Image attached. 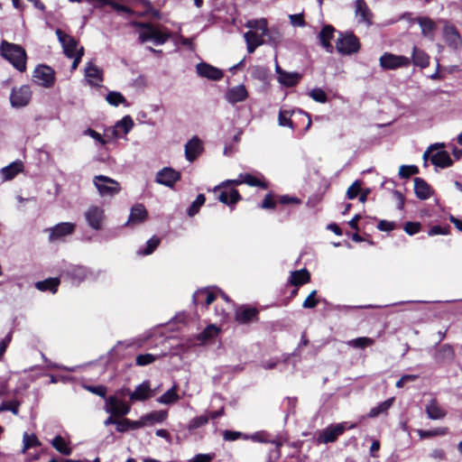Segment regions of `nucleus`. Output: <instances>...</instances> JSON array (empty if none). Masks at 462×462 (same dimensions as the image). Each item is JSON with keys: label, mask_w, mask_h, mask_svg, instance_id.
<instances>
[{"label": "nucleus", "mask_w": 462, "mask_h": 462, "mask_svg": "<svg viewBox=\"0 0 462 462\" xmlns=\"http://www.w3.org/2000/svg\"><path fill=\"white\" fill-rule=\"evenodd\" d=\"M0 54L17 70L25 71L27 56L25 50L21 45L3 40L0 44Z\"/></svg>", "instance_id": "1"}, {"label": "nucleus", "mask_w": 462, "mask_h": 462, "mask_svg": "<svg viewBox=\"0 0 462 462\" xmlns=\"http://www.w3.org/2000/svg\"><path fill=\"white\" fill-rule=\"evenodd\" d=\"M134 26L139 29V41L143 43L152 42L156 45L165 43L171 34L148 23H135Z\"/></svg>", "instance_id": "2"}, {"label": "nucleus", "mask_w": 462, "mask_h": 462, "mask_svg": "<svg viewBox=\"0 0 462 462\" xmlns=\"http://www.w3.org/2000/svg\"><path fill=\"white\" fill-rule=\"evenodd\" d=\"M93 184L101 197H113L121 190L118 181L105 175H97L93 178Z\"/></svg>", "instance_id": "3"}, {"label": "nucleus", "mask_w": 462, "mask_h": 462, "mask_svg": "<svg viewBox=\"0 0 462 462\" xmlns=\"http://www.w3.org/2000/svg\"><path fill=\"white\" fill-rule=\"evenodd\" d=\"M337 50L343 55H349L357 52L360 44L358 39L352 33H341L340 37L337 40Z\"/></svg>", "instance_id": "4"}, {"label": "nucleus", "mask_w": 462, "mask_h": 462, "mask_svg": "<svg viewBox=\"0 0 462 462\" xmlns=\"http://www.w3.org/2000/svg\"><path fill=\"white\" fill-rule=\"evenodd\" d=\"M76 224L71 222H61L52 227L45 229L49 234V241L54 243L62 241L65 237L72 235L75 232Z\"/></svg>", "instance_id": "5"}, {"label": "nucleus", "mask_w": 462, "mask_h": 462, "mask_svg": "<svg viewBox=\"0 0 462 462\" xmlns=\"http://www.w3.org/2000/svg\"><path fill=\"white\" fill-rule=\"evenodd\" d=\"M32 80L39 86L51 88L55 82L54 70L49 66L39 65L33 71Z\"/></svg>", "instance_id": "6"}, {"label": "nucleus", "mask_w": 462, "mask_h": 462, "mask_svg": "<svg viewBox=\"0 0 462 462\" xmlns=\"http://www.w3.org/2000/svg\"><path fill=\"white\" fill-rule=\"evenodd\" d=\"M346 422H343L328 426L319 433L317 437V442L319 444L335 442L337 438L341 436L346 430Z\"/></svg>", "instance_id": "7"}, {"label": "nucleus", "mask_w": 462, "mask_h": 462, "mask_svg": "<svg viewBox=\"0 0 462 462\" xmlns=\"http://www.w3.org/2000/svg\"><path fill=\"white\" fill-rule=\"evenodd\" d=\"M32 98V90L28 85L14 88L10 95V103L13 107L21 108L26 106Z\"/></svg>", "instance_id": "8"}, {"label": "nucleus", "mask_w": 462, "mask_h": 462, "mask_svg": "<svg viewBox=\"0 0 462 462\" xmlns=\"http://www.w3.org/2000/svg\"><path fill=\"white\" fill-rule=\"evenodd\" d=\"M355 18L357 23L366 27L373 24L374 14L365 0L355 1Z\"/></svg>", "instance_id": "9"}, {"label": "nucleus", "mask_w": 462, "mask_h": 462, "mask_svg": "<svg viewBox=\"0 0 462 462\" xmlns=\"http://www.w3.org/2000/svg\"><path fill=\"white\" fill-rule=\"evenodd\" d=\"M380 66L384 69H395L401 67H407L410 65V59L405 56L394 55L392 53H384L381 56Z\"/></svg>", "instance_id": "10"}, {"label": "nucleus", "mask_w": 462, "mask_h": 462, "mask_svg": "<svg viewBox=\"0 0 462 462\" xmlns=\"http://www.w3.org/2000/svg\"><path fill=\"white\" fill-rule=\"evenodd\" d=\"M130 405L119 400L116 396H110L106 400L105 411L112 416L123 417L130 412Z\"/></svg>", "instance_id": "11"}, {"label": "nucleus", "mask_w": 462, "mask_h": 462, "mask_svg": "<svg viewBox=\"0 0 462 462\" xmlns=\"http://www.w3.org/2000/svg\"><path fill=\"white\" fill-rule=\"evenodd\" d=\"M134 126V121L130 116H124L115 126L106 131V138L116 139L122 134H127Z\"/></svg>", "instance_id": "12"}, {"label": "nucleus", "mask_w": 462, "mask_h": 462, "mask_svg": "<svg viewBox=\"0 0 462 462\" xmlns=\"http://www.w3.org/2000/svg\"><path fill=\"white\" fill-rule=\"evenodd\" d=\"M56 34L62 45L65 55L69 58L76 56L79 51L78 42L73 37L63 32L60 29L56 30Z\"/></svg>", "instance_id": "13"}, {"label": "nucleus", "mask_w": 462, "mask_h": 462, "mask_svg": "<svg viewBox=\"0 0 462 462\" xmlns=\"http://www.w3.org/2000/svg\"><path fill=\"white\" fill-rule=\"evenodd\" d=\"M84 216L91 228L95 230H100L102 228V223L105 218L102 208L91 206L86 210Z\"/></svg>", "instance_id": "14"}, {"label": "nucleus", "mask_w": 462, "mask_h": 462, "mask_svg": "<svg viewBox=\"0 0 462 462\" xmlns=\"http://www.w3.org/2000/svg\"><path fill=\"white\" fill-rule=\"evenodd\" d=\"M180 179V173L172 168L165 167L156 174L155 180L159 184L172 188Z\"/></svg>", "instance_id": "15"}, {"label": "nucleus", "mask_w": 462, "mask_h": 462, "mask_svg": "<svg viewBox=\"0 0 462 462\" xmlns=\"http://www.w3.org/2000/svg\"><path fill=\"white\" fill-rule=\"evenodd\" d=\"M85 79L88 85L100 87L103 82V70L96 64L89 61L85 67Z\"/></svg>", "instance_id": "16"}, {"label": "nucleus", "mask_w": 462, "mask_h": 462, "mask_svg": "<svg viewBox=\"0 0 462 462\" xmlns=\"http://www.w3.org/2000/svg\"><path fill=\"white\" fill-rule=\"evenodd\" d=\"M197 73L202 77L211 80H219L223 77L222 71L208 63L201 62L196 66Z\"/></svg>", "instance_id": "17"}, {"label": "nucleus", "mask_w": 462, "mask_h": 462, "mask_svg": "<svg viewBox=\"0 0 462 462\" xmlns=\"http://www.w3.org/2000/svg\"><path fill=\"white\" fill-rule=\"evenodd\" d=\"M203 145L199 137L193 136L185 144V157L189 162L195 161L198 156L202 152Z\"/></svg>", "instance_id": "18"}, {"label": "nucleus", "mask_w": 462, "mask_h": 462, "mask_svg": "<svg viewBox=\"0 0 462 462\" xmlns=\"http://www.w3.org/2000/svg\"><path fill=\"white\" fill-rule=\"evenodd\" d=\"M455 358V352L450 345L440 346L434 354V359L438 364H450Z\"/></svg>", "instance_id": "19"}, {"label": "nucleus", "mask_w": 462, "mask_h": 462, "mask_svg": "<svg viewBox=\"0 0 462 462\" xmlns=\"http://www.w3.org/2000/svg\"><path fill=\"white\" fill-rule=\"evenodd\" d=\"M264 36L263 33H258L255 31H248L244 34L248 53H253L257 47L266 43L263 39Z\"/></svg>", "instance_id": "20"}, {"label": "nucleus", "mask_w": 462, "mask_h": 462, "mask_svg": "<svg viewBox=\"0 0 462 462\" xmlns=\"http://www.w3.org/2000/svg\"><path fill=\"white\" fill-rule=\"evenodd\" d=\"M335 28L332 25H325L319 33V40L322 47L329 53L334 51L330 41L334 38Z\"/></svg>", "instance_id": "21"}, {"label": "nucleus", "mask_w": 462, "mask_h": 462, "mask_svg": "<svg viewBox=\"0 0 462 462\" xmlns=\"http://www.w3.org/2000/svg\"><path fill=\"white\" fill-rule=\"evenodd\" d=\"M247 95L248 94L245 87L244 85H238L227 90L226 93V99L230 104H236L245 100Z\"/></svg>", "instance_id": "22"}, {"label": "nucleus", "mask_w": 462, "mask_h": 462, "mask_svg": "<svg viewBox=\"0 0 462 462\" xmlns=\"http://www.w3.org/2000/svg\"><path fill=\"white\" fill-rule=\"evenodd\" d=\"M444 38L448 46L457 49L461 45L460 35L454 25L447 24L443 29Z\"/></svg>", "instance_id": "23"}, {"label": "nucleus", "mask_w": 462, "mask_h": 462, "mask_svg": "<svg viewBox=\"0 0 462 462\" xmlns=\"http://www.w3.org/2000/svg\"><path fill=\"white\" fill-rule=\"evenodd\" d=\"M152 396V390L150 387L149 381H144L141 384L137 385L134 392L130 393V400L135 401H145Z\"/></svg>", "instance_id": "24"}, {"label": "nucleus", "mask_w": 462, "mask_h": 462, "mask_svg": "<svg viewBox=\"0 0 462 462\" xmlns=\"http://www.w3.org/2000/svg\"><path fill=\"white\" fill-rule=\"evenodd\" d=\"M427 416L430 420H441L447 415V411L438 403L436 399H431L425 407Z\"/></svg>", "instance_id": "25"}, {"label": "nucleus", "mask_w": 462, "mask_h": 462, "mask_svg": "<svg viewBox=\"0 0 462 462\" xmlns=\"http://www.w3.org/2000/svg\"><path fill=\"white\" fill-rule=\"evenodd\" d=\"M258 310L255 308L240 307L236 311V320L246 324L257 318Z\"/></svg>", "instance_id": "26"}, {"label": "nucleus", "mask_w": 462, "mask_h": 462, "mask_svg": "<svg viewBox=\"0 0 462 462\" xmlns=\"http://www.w3.org/2000/svg\"><path fill=\"white\" fill-rule=\"evenodd\" d=\"M67 275L71 278L73 282L79 283L88 279L92 273L84 266H71L67 271Z\"/></svg>", "instance_id": "27"}, {"label": "nucleus", "mask_w": 462, "mask_h": 462, "mask_svg": "<svg viewBox=\"0 0 462 462\" xmlns=\"http://www.w3.org/2000/svg\"><path fill=\"white\" fill-rule=\"evenodd\" d=\"M23 170V163L22 161L17 160L9 165L1 169L0 173L5 180H10L14 179L18 173Z\"/></svg>", "instance_id": "28"}, {"label": "nucleus", "mask_w": 462, "mask_h": 462, "mask_svg": "<svg viewBox=\"0 0 462 462\" xmlns=\"http://www.w3.org/2000/svg\"><path fill=\"white\" fill-rule=\"evenodd\" d=\"M416 21L421 29V33L424 37L429 38L430 40L433 39V32L436 30V23L429 17H418L416 19L411 20Z\"/></svg>", "instance_id": "29"}, {"label": "nucleus", "mask_w": 462, "mask_h": 462, "mask_svg": "<svg viewBox=\"0 0 462 462\" xmlns=\"http://www.w3.org/2000/svg\"><path fill=\"white\" fill-rule=\"evenodd\" d=\"M414 192L420 199H427L431 195L429 184L421 178H414Z\"/></svg>", "instance_id": "30"}, {"label": "nucleus", "mask_w": 462, "mask_h": 462, "mask_svg": "<svg viewBox=\"0 0 462 462\" xmlns=\"http://www.w3.org/2000/svg\"><path fill=\"white\" fill-rule=\"evenodd\" d=\"M147 217V211L143 205L137 204L131 209L127 224L135 225L143 222Z\"/></svg>", "instance_id": "31"}, {"label": "nucleus", "mask_w": 462, "mask_h": 462, "mask_svg": "<svg viewBox=\"0 0 462 462\" xmlns=\"http://www.w3.org/2000/svg\"><path fill=\"white\" fill-rule=\"evenodd\" d=\"M301 75L300 73L288 72L285 70L282 73L281 77H278V81L285 87H293L299 83Z\"/></svg>", "instance_id": "32"}, {"label": "nucleus", "mask_w": 462, "mask_h": 462, "mask_svg": "<svg viewBox=\"0 0 462 462\" xmlns=\"http://www.w3.org/2000/svg\"><path fill=\"white\" fill-rule=\"evenodd\" d=\"M431 162L436 166L445 168L452 164V160L446 151H439L432 154Z\"/></svg>", "instance_id": "33"}, {"label": "nucleus", "mask_w": 462, "mask_h": 462, "mask_svg": "<svg viewBox=\"0 0 462 462\" xmlns=\"http://www.w3.org/2000/svg\"><path fill=\"white\" fill-rule=\"evenodd\" d=\"M90 4H94L97 6L103 7L105 5L112 6L117 12H124L125 14H132V11L126 5L117 4L113 0H88Z\"/></svg>", "instance_id": "34"}, {"label": "nucleus", "mask_w": 462, "mask_h": 462, "mask_svg": "<svg viewBox=\"0 0 462 462\" xmlns=\"http://www.w3.org/2000/svg\"><path fill=\"white\" fill-rule=\"evenodd\" d=\"M310 273L306 269L292 272L290 276L291 283L295 286L307 283L310 281Z\"/></svg>", "instance_id": "35"}, {"label": "nucleus", "mask_w": 462, "mask_h": 462, "mask_svg": "<svg viewBox=\"0 0 462 462\" xmlns=\"http://www.w3.org/2000/svg\"><path fill=\"white\" fill-rule=\"evenodd\" d=\"M167 411H157L150 412L146 415H143V420L145 422L146 426H151L154 423L162 422L167 418Z\"/></svg>", "instance_id": "36"}, {"label": "nucleus", "mask_w": 462, "mask_h": 462, "mask_svg": "<svg viewBox=\"0 0 462 462\" xmlns=\"http://www.w3.org/2000/svg\"><path fill=\"white\" fill-rule=\"evenodd\" d=\"M218 200L226 205H234L241 199V196L236 189H231L230 193L221 191L217 197Z\"/></svg>", "instance_id": "37"}, {"label": "nucleus", "mask_w": 462, "mask_h": 462, "mask_svg": "<svg viewBox=\"0 0 462 462\" xmlns=\"http://www.w3.org/2000/svg\"><path fill=\"white\" fill-rule=\"evenodd\" d=\"M412 61L416 66L426 68L429 65V56L425 51L414 47L412 51Z\"/></svg>", "instance_id": "38"}, {"label": "nucleus", "mask_w": 462, "mask_h": 462, "mask_svg": "<svg viewBox=\"0 0 462 462\" xmlns=\"http://www.w3.org/2000/svg\"><path fill=\"white\" fill-rule=\"evenodd\" d=\"M177 388L178 386L174 384L170 390L158 398V402L162 404H171L178 402L180 397L177 393Z\"/></svg>", "instance_id": "39"}, {"label": "nucleus", "mask_w": 462, "mask_h": 462, "mask_svg": "<svg viewBox=\"0 0 462 462\" xmlns=\"http://www.w3.org/2000/svg\"><path fill=\"white\" fill-rule=\"evenodd\" d=\"M60 283L59 279L57 278H50L42 282H38L35 284V287L40 291H51L52 292H56L58 285Z\"/></svg>", "instance_id": "40"}, {"label": "nucleus", "mask_w": 462, "mask_h": 462, "mask_svg": "<svg viewBox=\"0 0 462 462\" xmlns=\"http://www.w3.org/2000/svg\"><path fill=\"white\" fill-rule=\"evenodd\" d=\"M393 398H390V399L381 402L380 404H378L377 406H375L370 410V411L368 413V417L375 418V417L379 416L380 414L386 412L390 409V407L393 405Z\"/></svg>", "instance_id": "41"}, {"label": "nucleus", "mask_w": 462, "mask_h": 462, "mask_svg": "<svg viewBox=\"0 0 462 462\" xmlns=\"http://www.w3.org/2000/svg\"><path fill=\"white\" fill-rule=\"evenodd\" d=\"M246 27L250 28V31H261L263 35L269 34V29L267 27V21L265 19L260 20H250L246 23Z\"/></svg>", "instance_id": "42"}, {"label": "nucleus", "mask_w": 462, "mask_h": 462, "mask_svg": "<svg viewBox=\"0 0 462 462\" xmlns=\"http://www.w3.org/2000/svg\"><path fill=\"white\" fill-rule=\"evenodd\" d=\"M51 444L52 447L62 455L69 456L71 454V448L68 446L66 440L61 436H56Z\"/></svg>", "instance_id": "43"}, {"label": "nucleus", "mask_w": 462, "mask_h": 462, "mask_svg": "<svg viewBox=\"0 0 462 462\" xmlns=\"http://www.w3.org/2000/svg\"><path fill=\"white\" fill-rule=\"evenodd\" d=\"M240 178L244 179V183L251 186V187H260L263 189L268 188V184L265 181H263L262 180L249 174H240Z\"/></svg>", "instance_id": "44"}, {"label": "nucleus", "mask_w": 462, "mask_h": 462, "mask_svg": "<svg viewBox=\"0 0 462 462\" xmlns=\"http://www.w3.org/2000/svg\"><path fill=\"white\" fill-rule=\"evenodd\" d=\"M106 100L107 101L108 104H110L111 106H117L120 104L128 106L125 97L120 92H117V91H110L106 95Z\"/></svg>", "instance_id": "45"}, {"label": "nucleus", "mask_w": 462, "mask_h": 462, "mask_svg": "<svg viewBox=\"0 0 462 462\" xmlns=\"http://www.w3.org/2000/svg\"><path fill=\"white\" fill-rule=\"evenodd\" d=\"M204 294L206 295V300H205L206 307L209 306L215 300L216 296H215L214 292L209 291L208 289H202V290L197 291L193 294V302L195 304H197V302L199 300V297Z\"/></svg>", "instance_id": "46"}, {"label": "nucleus", "mask_w": 462, "mask_h": 462, "mask_svg": "<svg viewBox=\"0 0 462 462\" xmlns=\"http://www.w3.org/2000/svg\"><path fill=\"white\" fill-rule=\"evenodd\" d=\"M23 448L22 449L23 453H25L27 449L32 447H37L41 445L38 438L34 434L29 435L28 433H24L23 437Z\"/></svg>", "instance_id": "47"}, {"label": "nucleus", "mask_w": 462, "mask_h": 462, "mask_svg": "<svg viewBox=\"0 0 462 462\" xmlns=\"http://www.w3.org/2000/svg\"><path fill=\"white\" fill-rule=\"evenodd\" d=\"M448 433L447 428H439L432 430H419L418 434L421 439L432 438L435 436H444Z\"/></svg>", "instance_id": "48"}, {"label": "nucleus", "mask_w": 462, "mask_h": 462, "mask_svg": "<svg viewBox=\"0 0 462 462\" xmlns=\"http://www.w3.org/2000/svg\"><path fill=\"white\" fill-rule=\"evenodd\" d=\"M205 196L203 194H199L197 196L196 199L192 202V204L188 208V215L189 217L195 216L199 210V208L205 203Z\"/></svg>", "instance_id": "49"}, {"label": "nucleus", "mask_w": 462, "mask_h": 462, "mask_svg": "<svg viewBox=\"0 0 462 462\" xmlns=\"http://www.w3.org/2000/svg\"><path fill=\"white\" fill-rule=\"evenodd\" d=\"M208 422V415H200L199 417L193 418L188 425V430L189 431H192L196 429H199L204 425H206Z\"/></svg>", "instance_id": "50"}, {"label": "nucleus", "mask_w": 462, "mask_h": 462, "mask_svg": "<svg viewBox=\"0 0 462 462\" xmlns=\"http://www.w3.org/2000/svg\"><path fill=\"white\" fill-rule=\"evenodd\" d=\"M374 339L370 337H357L356 339H352L348 342V345L356 348H365L366 346H370L374 344Z\"/></svg>", "instance_id": "51"}, {"label": "nucleus", "mask_w": 462, "mask_h": 462, "mask_svg": "<svg viewBox=\"0 0 462 462\" xmlns=\"http://www.w3.org/2000/svg\"><path fill=\"white\" fill-rule=\"evenodd\" d=\"M245 439H249L254 442H259V443L271 442L270 434L266 431H258L250 436H245Z\"/></svg>", "instance_id": "52"}, {"label": "nucleus", "mask_w": 462, "mask_h": 462, "mask_svg": "<svg viewBox=\"0 0 462 462\" xmlns=\"http://www.w3.org/2000/svg\"><path fill=\"white\" fill-rule=\"evenodd\" d=\"M419 172V169L415 165H402L399 169V175L402 179L409 178Z\"/></svg>", "instance_id": "53"}, {"label": "nucleus", "mask_w": 462, "mask_h": 462, "mask_svg": "<svg viewBox=\"0 0 462 462\" xmlns=\"http://www.w3.org/2000/svg\"><path fill=\"white\" fill-rule=\"evenodd\" d=\"M160 244V239L156 236H152L146 243V248L143 251H139L140 254L148 255L151 254Z\"/></svg>", "instance_id": "54"}, {"label": "nucleus", "mask_w": 462, "mask_h": 462, "mask_svg": "<svg viewBox=\"0 0 462 462\" xmlns=\"http://www.w3.org/2000/svg\"><path fill=\"white\" fill-rule=\"evenodd\" d=\"M291 112L288 110H281L278 116L279 125L281 126H289L293 128L292 122L291 121Z\"/></svg>", "instance_id": "55"}, {"label": "nucleus", "mask_w": 462, "mask_h": 462, "mask_svg": "<svg viewBox=\"0 0 462 462\" xmlns=\"http://www.w3.org/2000/svg\"><path fill=\"white\" fill-rule=\"evenodd\" d=\"M156 360V356L152 354H143L136 356L135 362L137 365L144 366L153 363Z\"/></svg>", "instance_id": "56"}, {"label": "nucleus", "mask_w": 462, "mask_h": 462, "mask_svg": "<svg viewBox=\"0 0 462 462\" xmlns=\"http://www.w3.org/2000/svg\"><path fill=\"white\" fill-rule=\"evenodd\" d=\"M19 402H4L0 405V412L5 411H10L14 415H17L19 412Z\"/></svg>", "instance_id": "57"}, {"label": "nucleus", "mask_w": 462, "mask_h": 462, "mask_svg": "<svg viewBox=\"0 0 462 462\" xmlns=\"http://www.w3.org/2000/svg\"><path fill=\"white\" fill-rule=\"evenodd\" d=\"M310 97L319 103L327 102L328 97L324 90L321 88H314L310 92Z\"/></svg>", "instance_id": "58"}, {"label": "nucleus", "mask_w": 462, "mask_h": 462, "mask_svg": "<svg viewBox=\"0 0 462 462\" xmlns=\"http://www.w3.org/2000/svg\"><path fill=\"white\" fill-rule=\"evenodd\" d=\"M317 295V291H312L309 296L305 299L302 303V307L304 309H313L318 305V300L315 299Z\"/></svg>", "instance_id": "59"}, {"label": "nucleus", "mask_w": 462, "mask_h": 462, "mask_svg": "<svg viewBox=\"0 0 462 462\" xmlns=\"http://www.w3.org/2000/svg\"><path fill=\"white\" fill-rule=\"evenodd\" d=\"M360 189H361V184L359 181H355L348 189H347V191H346V196L349 199H355L358 193L360 192Z\"/></svg>", "instance_id": "60"}, {"label": "nucleus", "mask_w": 462, "mask_h": 462, "mask_svg": "<svg viewBox=\"0 0 462 462\" xmlns=\"http://www.w3.org/2000/svg\"><path fill=\"white\" fill-rule=\"evenodd\" d=\"M420 229V224L418 222H407L404 226V231L410 235L417 234Z\"/></svg>", "instance_id": "61"}, {"label": "nucleus", "mask_w": 462, "mask_h": 462, "mask_svg": "<svg viewBox=\"0 0 462 462\" xmlns=\"http://www.w3.org/2000/svg\"><path fill=\"white\" fill-rule=\"evenodd\" d=\"M84 134L91 136L93 139H95L97 142H98L101 144H106L107 143V140H106L99 133L93 129H87L84 132Z\"/></svg>", "instance_id": "62"}, {"label": "nucleus", "mask_w": 462, "mask_h": 462, "mask_svg": "<svg viewBox=\"0 0 462 462\" xmlns=\"http://www.w3.org/2000/svg\"><path fill=\"white\" fill-rule=\"evenodd\" d=\"M88 391H89L92 393H95L100 397H105L106 394V388L103 385H97V386H87L86 387Z\"/></svg>", "instance_id": "63"}, {"label": "nucleus", "mask_w": 462, "mask_h": 462, "mask_svg": "<svg viewBox=\"0 0 462 462\" xmlns=\"http://www.w3.org/2000/svg\"><path fill=\"white\" fill-rule=\"evenodd\" d=\"M212 458L213 456L209 454H198L188 462H211Z\"/></svg>", "instance_id": "64"}]
</instances>
